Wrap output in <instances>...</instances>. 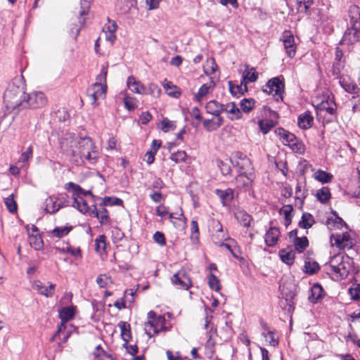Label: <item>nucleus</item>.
<instances>
[{"label": "nucleus", "instance_id": "nucleus-2", "mask_svg": "<svg viewBox=\"0 0 360 360\" xmlns=\"http://www.w3.org/2000/svg\"><path fill=\"white\" fill-rule=\"evenodd\" d=\"M22 79V76L15 77L5 91L4 101L8 109L22 108L24 96H26Z\"/></svg>", "mask_w": 360, "mask_h": 360}, {"label": "nucleus", "instance_id": "nucleus-44", "mask_svg": "<svg viewBox=\"0 0 360 360\" xmlns=\"http://www.w3.org/2000/svg\"><path fill=\"white\" fill-rule=\"evenodd\" d=\"M56 251L59 253H70L71 255L78 257H81V250L80 248H72L71 247L66 248H59L56 247L55 248Z\"/></svg>", "mask_w": 360, "mask_h": 360}, {"label": "nucleus", "instance_id": "nucleus-36", "mask_svg": "<svg viewBox=\"0 0 360 360\" xmlns=\"http://www.w3.org/2000/svg\"><path fill=\"white\" fill-rule=\"evenodd\" d=\"M236 217L243 226H250L252 219L247 212L244 211H239L236 214Z\"/></svg>", "mask_w": 360, "mask_h": 360}, {"label": "nucleus", "instance_id": "nucleus-64", "mask_svg": "<svg viewBox=\"0 0 360 360\" xmlns=\"http://www.w3.org/2000/svg\"><path fill=\"white\" fill-rule=\"evenodd\" d=\"M153 240L161 246L166 244L165 235L160 231H156L153 235Z\"/></svg>", "mask_w": 360, "mask_h": 360}, {"label": "nucleus", "instance_id": "nucleus-20", "mask_svg": "<svg viewBox=\"0 0 360 360\" xmlns=\"http://www.w3.org/2000/svg\"><path fill=\"white\" fill-rule=\"evenodd\" d=\"M127 86L134 93L139 94H146L145 86L139 82H137L135 77L133 76H130L128 77Z\"/></svg>", "mask_w": 360, "mask_h": 360}, {"label": "nucleus", "instance_id": "nucleus-7", "mask_svg": "<svg viewBox=\"0 0 360 360\" xmlns=\"http://www.w3.org/2000/svg\"><path fill=\"white\" fill-rule=\"evenodd\" d=\"M284 83L283 81L280 79L279 77H274L268 81L266 85L263 88V91L266 94H274V96H277L276 101L282 99V94L284 91Z\"/></svg>", "mask_w": 360, "mask_h": 360}, {"label": "nucleus", "instance_id": "nucleus-40", "mask_svg": "<svg viewBox=\"0 0 360 360\" xmlns=\"http://www.w3.org/2000/svg\"><path fill=\"white\" fill-rule=\"evenodd\" d=\"M316 196L322 203H326L330 198V192L328 187H323L317 191Z\"/></svg>", "mask_w": 360, "mask_h": 360}, {"label": "nucleus", "instance_id": "nucleus-3", "mask_svg": "<svg viewBox=\"0 0 360 360\" xmlns=\"http://www.w3.org/2000/svg\"><path fill=\"white\" fill-rule=\"evenodd\" d=\"M318 117H323L326 122H330L336 117L337 105L334 96H328L315 106Z\"/></svg>", "mask_w": 360, "mask_h": 360}, {"label": "nucleus", "instance_id": "nucleus-16", "mask_svg": "<svg viewBox=\"0 0 360 360\" xmlns=\"http://www.w3.org/2000/svg\"><path fill=\"white\" fill-rule=\"evenodd\" d=\"M258 78V73L256 72L255 68H250L249 65H245V70L243 73V81L244 82L245 91H248L247 83L255 82Z\"/></svg>", "mask_w": 360, "mask_h": 360}, {"label": "nucleus", "instance_id": "nucleus-24", "mask_svg": "<svg viewBox=\"0 0 360 360\" xmlns=\"http://www.w3.org/2000/svg\"><path fill=\"white\" fill-rule=\"evenodd\" d=\"M293 207L292 205H283L278 211L280 214L284 215V225L288 227L291 223L292 219Z\"/></svg>", "mask_w": 360, "mask_h": 360}, {"label": "nucleus", "instance_id": "nucleus-22", "mask_svg": "<svg viewBox=\"0 0 360 360\" xmlns=\"http://www.w3.org/2000/svg\"><path fill=\"white\" fill-rule=\"evenodd\" d=\"M314 117L309 112H305L298 117V126L302 129H307L312 125Z\"/></svg>", "mask_w": 360, "mask_h": 360}, {"label": "nucleus", "instance_id": "nucleus-26", "mask_svg": "<svg viewBox=\"0 0 360 360\" xmlns=\"http://www.w3.org/2000/svg\"><path fill=\"white\" fill-rule=\"evenodd\" d=\"M118 326L121 330V336L125 345L131 339L130 324L125 321H120Z\"/></svg>", "mask_w": 360, "mask_h": 360}, {"label": "nucleus", "instance_id": "nucleus-14", "mask_svg": "<svg viewBox=\"0 0 360 360\" xmlns=\"http://www.w3.org/2000/svg\"><path fill=\"white\" fill-rule=\"evenodd\" d=\"M349 257H346L338 266L333 271L337 280H342L345 278L350 271Z\"/></svg>", "mask_w": 360, "mask_h": 360}, {"label": "nucleus", "instance_id": "nucleus-15", "mask_svg": "<svg viewBox=\"0 0 360 360\" xmlns=\"http://www.w3.org/2000/svg\"><path fill=\"white\" fill-rule=\"evenodd\" d=\"M224 123L222 117H214L212 119H205L203 120V127L209 131L217 130Z\"/></svg>", "mask_w": 360, "mask_h": 360}, {"label": "nucleus", "instance_id": "nucleus-62", "mask_svg": "<svg viewBox=\"0 0 360 360\" xmlns=\"http://www.w3.org/2000/svg\"><path fill=\"white\" fill-rule=\"evenodd\" d=\"M124 103L126 108L129 110H132L137 108V101L134 98L127 96L124 98Z\"/></svg>", "mask_w": 360, "mask_h": 360}, {"label": "nucleus", "instance_id": "nucleus-11", "mask_svg": "<svg viewBox=\"0 0 360 360\" xmlns=\"http://www.w3.org/2000/svg\"><path fill=\"white\" fill-rule=\"evenodd\" d=\"M173 285L178 288L188 290L191 286V281L184 270L179 271L171 278Z\"/></svg>", "mask_w": 360, "mask_h": 360}, {"label": "nucleus", "instance_id": "nucleus-9", "mask_svg": "<svg viewBox=\"0 0 360 360\" xmlns=\"http://www.w3.org/2000/svg\"><path fill=\"white\" fill-rule=\"evenodd\" d=\"M360 40V25H350L345 32L341 43L342 44H352Z\"/></svg>", "mask_w": 360, "mask_h": 360}, {"label": "nucleus", "instance_id": "nucleus-32", "mask_svg": "<svg viewBox=\"0 0 360 360\" xmlns=\"http://www.w3.org/2000/svg\"><path fill=\"white\" fill-rule=\"evenodd\" d=\"M320 269V265L315 261L311 262L309 258H307L304 261V273L312 275L316 274Z\"/></svg>", "mask_w": 360, "mask_h": 360}, {"label": "nucleus", "instance_id": "nucleus-45", "mask_svg": "<svg viewBox=\"0 0 360 360\" xmlns=\"http://www.w3.org/2000/svg\"><path fill=\"white\" fill-rule=\"evenodd\" d=\"M216 162H217V167L219 168L222 175L226 176V175H229L231 174V168L230 164L228 161L224 162L221 160L217 159L216 160Z\"/></svg>", "mask_w": 360, "mask_h": 360}, {"label": "nucleus", "instance_id": "nucleus-43", "mask_svg": "<svg viewBox=\"0 0 360 360\" xmlns=\"http://www.w3.org/2000/svg\"><path fill=\"white\" fill-rule=\"evenodd\" d=\"M4 203L6 206L7 210L11 213H15L18 210V205L14 200V195L13 194H11L7 198H4Z\"/></svg>", "mask_w": 360, "mask_h": 360}, {"label": "nucleus", "instance_id": "nucleus-35", "mask_svg": "<svg viewBox=\"0 0 360 360\" xmlns=\"http://www.w3.org/2000/svg\"><path fill=\"white\" fill-rule=\"evenodd\" d=\"M214 82L212 80L209 84L202 85L195 96L196 100L200 101L202 97L208 94L211 89L214 87Z\"/></svg>", "mask_w": 360, "mask_h": 360}, {"label": "nucleus", "instance_id": "nucleus-25", "mask_svg": "<svg viewBox=\"0 0 360 360\" xmlns=\"http://www.w3.org/2000/svg\"><path fill=\"white\" fill-rule=\"evenodd\" d=\"M279 257L283 262L290 266L294 263L295 252L292 250L281 249L279 250Z\"/></svg>", "mask_w": 360, "mask_h": 360}, {"label": "nucleus", "instance_id": "nucleus-29", "mask_svg": "<svg viewBox=\"0 0 360 360\" xmlns=\"http://www.w3.org/2000/svg\"><path fill=\"white\" fill-rule=\"evenodd\" d=\"M314 224L315 219L312 214L309 212H304L298 225L302 229H308L311 228Z\"/></svg>", "mask_w": 360, "mask_h": 360}, {"label": "nucleus", "instance_id": "nucleus-34", "mask_svg": "<svg viewBox=\"0 0 360 360\" xmlns=\"http://www.w3.org/2000/svg\"><path fill=\"white\" fill-rule=\"evenodd\" d=\"M295 250L298 252H302L309 246V241L306 236L295 238V240L292 242Z\"/></svg>", "mask_w": 360, "mask_h": 360}, {"label": "nucleus", "instance_id": "nucleus-53", "mask_svg": "<svg viewBox=\"0 0 360 360\" xmlns=\"http://www.w3.org/2000/svg\"><path fill=\"white\" fill-rule=\"evenodd\" d=\"M345 259V257L342 254H338L334 255L329 262V266L332 271H333L342 261Z\"/></svg>", "mask_w": 360, "mask_h": 360}, {"label": "nucleus", "instance_id": "nucleus-38", "mask_svg": "<svg viewBox=\"0 0 360 360\" xmlns=\"http://www.w3.org/2000/svg\"><path fill=\"white\" fill-rule=\"evenodd\" d=\"M165 89L167 91L169 96L174 98H179L181 96L180 89L171 82H168L163 84Z\"/></svg>", "mask_w": 360, "mask_h": 360}, {"label": "nucleus", "instance_id": "nucleus-17", "mask_svg": "<svg viewBox=\"0 0 360 360\" xmlns=\"http://www.w3.org/2000/svg\"><path fill=\"white\" fill-rule=\"evenodd\" d=\"M280 236V231L277 227H271L265 235V243L269 247L274 246Z\"/></svg>", "mask_w": 360, "mask_h": 360}, {"label": "nucleus", "instance_id": "nucleus-10", "mask_svg": "<svg viewBox=\"0 0 360 360\" xmlns=\"http://www.w3.org/2000/svg\"><path fill=\"white\" fill-rule=\"evenodd\" d=\"M165 321V319L162 316H158L153 321H148L145 323L144 330L146 333L149 338H151L153 336L151 330L153 331L154 334H158L162 330H166V328L164 326Z\"/></svg>", "mask_w": 360, "mask_h": 360}, {"label": "nucleus", "instance_id": "nucleus-63", "mask_svg": "<svg viewBox=\"0 0 360 360\" xmlns=\"http://www.w3.org/2000/svg\"><path fill=\"white\" fill-rule=\"evenodd\" d=\"M90 4L91 0H81V11H79V15L81 17L84 15H86L89 13L90 8Z\"/></svg>", "mask_w": 360, "mask_h": 360}, {"label": "nucleus", "instance_id": "nucleus-37", "mask_svg": "<svg viewBox=\"0 0 360 360\" xmlns=\"http://www.w3.org/2000/svg\"><path fill=\"white\" fill-rule=\"evenodd\" d=\"M276 123L271 119L262 120L258 122V125L263 134H267L274 126Z\"/></svg>", "mask_w": 360, "mask_h": 360}, {"label": "nucleus", "instance_id": "nucleus-51", "mask_svg": "<svg viewBox=\"0 0 360 360\" xmlns=\"http://www.w3.org/2000/svg\"><path fill=\"white\" fill-rule=\"evenodd\" d=\"M217 65L214 58H208L206 65L204 67V72L206 75H211L215 72Z\"/></svg>", "mask_w": 360, "mask_h": 360}, {"label": "nucleus", "instance_id": "nucleus-4", "mask_svg": "<svg viewBox=\"0 0 360 360\" xmlns=\"http://www.w3.org/2000/svg\"><path fill=\"white\" fill-rule=\"evenodd\" d=\"M276 134L280 137L282 143L289 146L295 153L302 154L305 151V146L293 134L283 128L275 130Z\"/></svg>", "mask_w": 360, "mask_h": 360}, {"label": "nucleus", "instance_id": "nucleus-1", "mask_svg": "<svg viewBox=\"0 0 360 360\" xmlns=\"http://www.w3.org/2000/svg\"><path fill=\"white\" fill-rule=\"evenodd\" d=\"M60 144L63 152L77 165L84 164L86 162L94 165L98 160L99 153L89 137L67 134L62 138Z\"/></svg>", "mask_w": 360, "mask_h": 360}, {"label": "nucleus", "instance_id": "nucleus-59", "mask_svg": "<svg viewBox=\"0 0 360 360\" xmlns=\"http://www.w3.org/2000/svg\"><path fill=\"white\" fill-rule=\"evenodd\" d=\"M186 158V153L185 151L180 150L176 153H174L171 155L170 159L175 163H179L184 162Z\"/></svg>", "mask_w": 360, "mask_h": 360}, {"label": "nucleus", "instance_id": "nucleus-12", "mask_svg": "<svg viewBox=\"0 0 360 360\" xmlns=\"http://www.w3.org/2000/svg\"><path fill=\"white\" fill-rule=\"evenodd\" d=\"M283 46L285 49L287 55L290 58H293L296 53V46L295 43L294 36L290 31H285L283 35Z\"/></svg>", "mask_w": 360, "mask_h": 360}, {"label": "nucleus", "instance_id": "nucleus-50", "mask_svg": "<svg viewBox=\"0 0 360 360\" xmlns=\"http://www.w3.org/2000/svg\"><path fill=\"white\" fill-rule=\"evenodd\" d=\"M65 188L70 191H72V195H75V196L78 197L81 196V193L82 192V188L73 182H68L65 185Z\"/></svg>", "mask_w": 360, "mask_h": 360}, {"label": "nucleus", "instance_id": "nucleus-23", "mask_svg": "<svg viewBox=\"0 0 360 360\" xmlns=\"http://www.w3.org/2000/svg\"><path fill=\"white\" fill-rule=\"evenodd\" d=\"M215 193L221 200L224 206L226 205L228 202H231L233 199V190L231 188L226 190L217 189Z\"/></svg>", "mask_w": 360, "mask_h": 360}, {"label": "nucleus", "instance_id": "nucleus-6", "mask_svg": "<svg viewBox=\"0 0 360 360\" xmlns=\"http://www.w3.org/2000/svg\"><path fill=\"white\" fill-rule=\"evenodd\" d=\"M229 162L240 172H246V171L252 169L250 160L246 155L240 151L233 153L229 158Z\"/></svg>", "mask_w": 360, "mask_h": 360}, {"label": "nucleus", "instance_id": "nucleus-47", "mask_svg": "<svg viewBox=\"0 0 360 360\" xmlns=\"http://www.w3.org/2000/svg\"><path fill=\"white\" fill-rule=\"evenodd\" d=\"M223 108H224V112L236 115L237 119L240 118L241 116L240 110L236 106L235 103H228L226 105H224Z\"/></svg>", "mask_w": 360, "mask_h": 360}, {"label": "nucleus", "instance_id": "nucleus-46", "mask_svg": "<svg viewBox=\"0 0 360 360\" xmlns=\"http://www.w3.org/2000/svg\"><path fill=\"white\" fill-rule=\"evenodd\" d=\"M255 100L252 98H243L240 101V108L245 112H250L255 106Z\"/></svg>", "mask_w": 360, "mask_h": 360}, {"label": "nucleus", "instance_id": "nucleus-56", "mask_svg": "<svg viewBox=\"0 0 360 360\" xmlns=\"http://www.w3.org/2000/svg\"><path fill=\"white\" fill-rule=\"evenodd\" d=\"M95 250L98 252L105 251V236L103 235L100 236L95 240Z\"/></svg>", "mask_w": 360, "mask_h": 360}, {"label": "nucleus", "instance_id": "nucleus-18", "mask_svg": "<svg viewBox=\"0 0 360 360\" xmlns=\"http://www.w3.org/2000/svg\"><path fill=\"white\" fill-rule=\"evenodd\" d=\"M223 106V104L219 103L215 100H212L206 104L205 109L207 113L214 117H221V113L224 112Z\"/></svg>", "mask_w": 360, "mask_h": 360}, {"label": "nucleus", "instance_id": "nucleus-33", "mask_svg": "<svg viewBox=\"0 0 360 360\" xmlns=\"http://www.w3.org/2000/svg\"><path fill=\"white\" fill-rule=\"evenodd\" d=\"M214 228L216 229V234L212 236V240L215 243H219L217 240H226L228 239L226 234L223 231L222 225L219 221H217L214 224Z\"/></svg>", "mask_w": 360, "mask_h": 360}, {"label": "nucleus", "instance_id": "nucleus-21", "mask_svg": "<svg viewBox=\"0 0 360 360\" xmlns=\"http://www.w3.org/2000/svg\"><path fill=\"white\" fill-rule=\"evenodd\" d=\"M253 180V175L250 173L248 176L245 172H243L236 178V186L239 188L248 187Z\"/></svg>", "mask_w": 360, "mask_h": 360}, {"label": "nucleus", "instance_id": "nucleus-60", "mask_svg": "<svg viewBox=\"0 0 360 360\" xmlns=\"http://www.w3.org/2000/svg\"><path fill=\"white\" fill-rule=\"evenodd\" d=\"M176 128L174 122L170 121L168 118L165 117L162 121V130L167 132L170 130H174Z\"/></svg>", "mask_w": 360, "mask_h": 360}, {"label": "nucleus", "instance_id": "nucleus-31", "mask_svg": "<svg viewBox=\"0 0 360 360\" xmlns=\"http://www.w3.org/2000/svg\"><path fill=\"white\" fill-rule=\"evenodd\" d=\"M58 198L49 197L46 200V211L49 213H55L61 208V205H58Z\"/></svg>", "mask_w": 360, "mask_h": 360}, {"label": "nucleus", "instance_id": "nucleus-30", "mask_svg": "<svg viewBox=\"0 0 360 360\" xmlns=\"http://www.w3.org/2000/svg\"><path fill=\"white\" fill-rule=\"evenodd\" d=\"M350 25H360V8L356 5H352L349 8Z\"/></svg>", "mask_w": 360, "mask_h": 360}, {"label": "nucleus", "instance_id": "nucleus-48", "mask_svg": "<svg viewBox=\"0 0 360 360\" xmlns=\"http://www.w3.org/2000/svg\"><path fill=\"white\" fill-rule=\"evenodd\" d=\"M208 285L212 290L215 291H219L221 289L219 280L212 273L208 275Z\"/></svg>", "mask_w": 360, "mask_h": 360}, {"label": "nucleus", "instance_id": "nucleus-27", "mask_svg": "<svg viewBox=\"0 0 360 360\" xmlns=\"http://www.w3.org/2000/svg\"><path fill=\"white\" fill-rule=\"evenodd\" d=\"M73 204L72 206L77 208L79 212L82 213H86L89 210V207L86 201L81 196L76 197L72 195Z\"/></svg>", "mask_w": 360, "mask_h": 360}, {"label": "nucleus", "instance_id": "nucleus-5", "mask_svg": "<svg viewBox=\"0 0 360 360\" xmlns=\"http://www.w3.org/2000/svg\"><path fill=\"white\" fill-rule=\"evenodd\" d=\"M46 103L47 99L44 93L35 91L24 96L22 108L27 107L33 109L40 108L45 106Z\"/></svg>", "mask_w": 360, "mask_h": 360}, {"label": "nucleus", "instance_id": "nucleus-55", "mask_svg": "<svg viewBox=\"0 0 360 360\" xmlns=\"http://www.w3.org/2000/svg\"><path fill=\"white\" fill-rule=\"evenodd\" d=\"M191 239L194 243H196L198 241L199 238V228L198 224L196 221L193 220L191 223Z\"/></svg>", "mask_w": 360, "mask_h": 360}, {"label": "nucleus", "instance_id": "nucleus-41", "mask_svg": "<svg viewBox=\"0 0 360 360\" xmlns=\"http://www.w3.org/2000/svg\"><path fill=\"white\" fill-rule=\"evenodd\" d=\"M314 177L317 181L326 184L332 180L333 175L328 172L319 169L315 172Z\"/></svg>", "mask_w": 360, "mask_h": 360}, {"label": "nucleus", "instance_id": "nucleus-39", "mask_svg": "<svg viewBox=\"0 0 360 360\" xmlns=\"http://www.w3.org/2000/svg\"><path fill=\"white\" fill-rule=\"evenodd\" d=\"M101 206L102 207L99 210V212H96V218L99 220L101 225H106L110 222L108 212L103 205Z\"/></svg>", "mask_w": 360, "mask_h": 360}, {"label": "nucleus", "instance_id": "nucleus-61", "mask_svg": "<svg viewBox=\"0 0 360 360\" xmlns=\"http://www.w3.org/2000/svg\"><path fill=\"white\" fill-rule=\"evenodd\" d=\"M107 68L103 66L101 74L96 77V82L94 84L104 85L106 84Z\"/></svg>", "mask_w": 360, "mask_h": 360}, {"label": "nucleus", "instance_id": "nucleus-57", "mask_svg": "<svg viewBox=\"0 0 360 360\" xmlns=\"http://www.w3.org/2000/svg\"><path fill=\"white\" fill-rule=\"evenodd\" d=\"M72 229V227H56L53 231L52 233L54 236L58 238H62L69 233L70 230Z\"/></svg>", "mask_w": 360, "mask_h": 360}, {"label": "nucleus", "instance_id": "nucleus-42", "mask_svg": "<svg viewBox=\"0 0 360 360\" xmlns=\"http://www.w3.org/2000/svg\"><path fill=\"white\" fill-rule=\"evenodd\" d=\"M28 241L30 246L37 250L41 249L43 247V240L37 235H29Z\"/></svg>", "mask_w": 360, "mask_h": 360}, {"label": "nucleus", "instance_id": "nucleus-52", "mask_svg": "<svg viewBox=\"0 0 360 360\" xmlns=\"http://www.w3.org/2000/svg\"><path fill=\"white\" fill-rule=\"evenodd\" d=\"M230 92L233 96H236L238 94H243L245 91L244 82L242 81L240 85H233L231 82H229Z\"/></svg>", "mask_w": 360, "mask_h": 360}, {"label": "nucleus", "instance_id": "nucleus-54", "mask_svg": "<svg viewBox=\"0 0 360 360\" xmlns=\"http://www.w3.org/2000/svg\"><path fill=\"white\" fill-rule=\"evenodd\" d=\"M123 201L122 199L118 198H112V197H105L103 199V202L101 203V205H122Z\"/></svg>", "mask_w": 360, "mask_h": 360}, {"label": "nucleus", "instance_id": "nucleus-8", "mask_svg": "<svg viewBox=\"0 0 360 360\" xmlns=\"http://www.w3.org/2000/svg\"><path fill=\"white\" fill-rule=\"evenodd\" d=\"M75 314V307L73 306L63 307L59 311V317L61 319V323L58 326V330L56 334L53 336L51 340L53 341L60 333H62L66 329L65 323L72 319Z\"/></svg>", "mask_w": 360, "mask_h": 360}, {"label": "nucleus", "instance_id": "nucleus-19", "mask_svg": "<svg viewBox=\"0 0 360 360\" xmlns=\"http://www.w3.org/2000/svg\"><path fill=\"white\" fill-rule=\"evenodd\" d=\"M340 84L345 91L349 94H356L359 91L358 86L348 77H342L340 79Z\"/></svg>", "mask_w": 360, "mask_h": 360}, {"label": "nucleus", "instance_id": "nucleus-13", "mask_svg": "<svg viewBox=\"0 0 360 360\" xmlns=\"http://www.w3.org/2000/svg\"><path fill=\"white\" fill-rule=\"evenodd\" d=\"M47 285L39 281H37L33 284V288L36 290L39 294L51 297L55 292V285L48 282Z\"/></svg>", "mask_w": 360, "mask_h": 360}, {"label": "nucleus", "instance_id": "nucleus-58", "mask_svg": "<svg viewBox=\"0 0 360 360\" xmlns=\"http://www.w3.org/2000/svg\"><path fill=\"white\" fill-rule=\"evenodd\" d=\"M107 90V85H99L93 84L91 89H89V91L96 92V94L98 95L101 98H104Z\"/></svg>", "mask_w": 360, "mask_h": 360}, {"label": "nucleus", "instance_id": "nucleus-49", "mask_svg": "<svg viewBox=\"0 0 360 360\" xmlns=\"http://www.w3.org/2000/svg\"><path fill=\"white\" fill-rule=\"evenodd\" d=\"M65 188L70 191H72V195H75V196L78 197L81 196V193L82 192V188L73 182H68L65 185Z\"/></svg>", "mask_w": 360, "mask_h": 360}, {"label": "nucleus", "instance_id": "nucleus-28", "mask_svg": "<svg viewBox=\"0 0 360 360\" xmlns=\"http://www.w3.org/2000/svg\"><path fill=\"white\" fill-rule=\"evenodd\" d=\"M323 288L319 283H315L311 288V295L309 296V300L312 303H316L319 300L323 297Z\"/></svg>", "mask_w": 360, "mask_h": 360}]
</instances>
